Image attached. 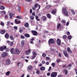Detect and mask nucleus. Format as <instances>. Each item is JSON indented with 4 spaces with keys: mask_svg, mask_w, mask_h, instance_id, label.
<instances>
[{
    "mask_svg": "<svg viewBox=\"0 0 77 77\" xmlns=\"http://www.w3.org/2000/svg\"><path fill=\"white\" fill-rule=\"evenodd\" d=\"M62 14L65 16H67V17H68L69 16V15H68V12L66 10V9L65 8H63L62 10Z\"/></svg>",
    "mask_w": 77,
    "mask_h": 77,
    "instance_id": "obj_1",
    "label": "nucleus"
},
{
    "mask_svg": "<svg viewBox=\"0 0 77 77\" xmlns=\"http://www.w3.org/2000/svg\"><path fill=\"white\" fill-rule=\"evenodd\" d=\"M55 43V42L53 38H50L49 39L48 41L49 44H54Z\"/></svg>",
    "mask_w": 77,
    "mask_h": 77,
    "instance_id": "obj_2",
    "label": "nucleus"
},
{
    "mask_svg": "<svg viewBox=\"0 0 77 77\" xmlns=\"http://www.w3.org/2000/svg\"><path fill=\"white\" fill-rule=\"evenodd\" d=\"M14 54H20V51H19L18 49L16 48L15 50Z\"/></svg>",
    "mask_w": 77,
    "mask_h": 77,
    "instance_id": "obj_3",
    "label": "nucleus"
},
{
    "mask_svg": "<svg viewBox=\"0 0 77 77\" xmlns=\"http://www.w3.org/2000/svg\"><path fill=\"white\" fill-rule=\"evenodd\" d=\"M57 73L56 72H53L51 75V77H56L57 76Z\"/></svg>",
    "mask_w": 77,
    "mask_h": 77,
    "instance_id": "obj_4",
    "label": "nucleus"
},
{
    "mask_svg": "<svg viewBox=\"0 0 77 77\" xmlns=\"http://www.w3.org/2000/svg\"><path fill=\"white\" fill-rule=\"evenodd\" d=\"M38 3H36L34 5V7H32V9L34 11H35V10H36V8H38Z\"/></svg>",
    "mask_w": 77,
    "mask_h": 77,
    "instance_id": "obj_5",
    "label": "nucleus"
},
{
    "mask_svg": "<svg viewBox=\"0 0 77 77\" xmlns=\"http://www.w3.org/2000/svg\"><path fill=\"white\" fill-rule=\"evenodd\" d=\"M32 35H34V36H37L38 35V32L36 31L32 30Z\"/></svg>",
    "mask_w": 77,
    "mask_h": 77,
    "instance_id": "obj_6",
    "label": "nucleus"
},
{
    "mask_svg": "<svg viewBox=\"0 0 77 77\" xmlns=\"http://www.w3.org/2000/svg\"><path fill=\"white\" fill-rule=\"evenodd\" d=\"M57 42L58 45H60V44H61V41H60V40L59 38L57 39Z\"/></svg>",
    "mask_w": 77,
    "mask_h": 77,
    "instance_id": "obj_7",
    "label": "nucleus"
},
{
    "mask_svg": "<svg viewBox=\"0 0 77 77\" xmlns=\"http://www.w3.org/2000/svg\"><path fill=\"white\" fill-rule=\"evenodd\" d=\"M31 52V49H29L28 51H25V53H26V55H28Z\"/></svg>",
    "mask_w": 77,
    "mask_h": 77,
    "instance_id": "obj_8",
    "label": "nucleus"
},
{
    "mask_svg": "<svg viewBox=\"0 0 77 77\" xmlns=\"http://www.w3.org/2000/svg\"><path fill=\"white\" fill-rule=\"evenodd\" d=\"M67 52H68V53H72V51L71 50L70 48L69 47H68L67 48Z\"/></svg>",
    "mask_w": 77,
    "mask_h": 77,
    "instance_id": "obj_9",
    "label": "nucleus"
},
{
    "mask_svg": "<svg viewBox=\"0 0 77 77\" xmlns=\"http://www.w3.org/2000/svg\"><path fill=\"white\" fill-rule=\"evenodd\" d=\"M14 23L16 24H19L20 23H21V21H17V19H16L14 20Z\"/></svg>",
    "mask_w": 77,
    "mask_h": 77,
    "instance_id": "obj_10",
    "label": "nucleus"
},
{
    "mask_svg": "<svg viewBox=\"0 0 77 77\" xmlns=\"http://www.w3.org/2000/svg\"><path fill=\"white\" fill-rule=\"evenodd\" d=\"M8 55V53L6 52H5L3 53L2 54V56L3 57H6V56Z\"/></svg>",
    "mask_w": 77,
    "mask_h": 77,
    "instance_id": "obj_11",
    "label": "nucleus"
},
{
    "mask_svg": "<svg viewBox=\"0 0 77 77\" xmlns=\"http://www.w3.org/2000/svg\"><path fill=\"white\" fill-rule=\"evenodd\" d=\"M46 19H47V18H46V17L44 16H43L41 18V20H42V21H45Z\"/></svg>",
    "mask_w": 77,
    "mask_h": 77,
    "instance_id": "obj_12",
    "label": "nucleus"
},
{
    "mask_svg": "<svg viewBox=\"0 0 77 77\" xmlns=\"http://www.w3.org/2000/svg\"><path fill=\"white\" fill-rule=\"evenodd\" d=\"M5 38L7 39H8L9 38V35L8 33H6L5 35Z\"/></svg>",
    "mask_w": 77,
    "mask_h": 77,
    "instance_id": "obj_13",
    "label": "nucleus"
},
{
    "mask_svg": "<svg viewBox=\"0 0 77 77\" xmlns=\"http://www.w3.org/2000/svg\"><path fill=\"white\" fill-rule=\"evenodd\" d=\"M10 52L11 53V54H14L15 53V51H14V49L13 48H12L11 49Z\"/></svg>",
    "mask_w": 77,
    "mask_h": 77,
    "instance_id": "obj_14",
    "label": "nucleus"
},
{
    "mask_svg": "<svg viewBox=\"0 0 77 77\" xmlns=\"http://www.w3.org/2000/svg\"><path fill=\"white\" fill-rule=\"evenodd\" d=\"M7 65H9L10 64V59H8L6 61Z\"/></svg>",
    "mask_w": 77,
    "mask_h": 77,
    "instance_id": "obj_15",
    "label": "nucleus"
},
{
    "mask_svg": "<svg viewBox=\"0 0 77 77\" xmlns=\"http://www.w3.org/2000/svg\"><path fill=\"white\" fill-rule=\"evenodd\" d=\"M24 36L26 37V38H29L30 36V35L27 33L25 34Z\"/></svg>",
    "mask_w": 77,
    "mask_h": 77,
    "instance_id": "obj_16",
    "label": "nucleus"
},
{
    "mask_svg": "<svg viewBox=\"0 0 77 77\" xmlns=\"http://www.w3.org/2000/svg\"><path fill=\"white\" fill-rule=\"evenodd\" d=\"M5 32H6V30H2L0 31V33L2 35H3V34H5Z\"/></svg>",
    "mask_w": 77,
    "mask_h": 77,
    "instance_id": "obj_17",
    "label": "nucleus"
},
{
    "mask_svg": "<svg viewBox=\"0 0 77 77\" xmlns=\"http://www.w3.org/2000/svg\"><path fill=\"white\" fill-rule=\"evenodd\" d=\"M61 29V25L60 23H59L57 26V29Z\"/></svg>",
    "mask_w": 77,
    "mask_h": 77,
    "instance_id": "obj_18",
    "label": "nucleus"
},
{
    "mask_svg": "<svg viewBox=\"0 0 77 77\" xmlns=\"http://www.w3.org/2000/svg\"><path fill=\"white\" fill-rule=\"evenodd\" d=\"M14 15V14H12L11 13H9V16H10V18L12 19V17H13Z\"/></svg>",
    "mask_w": 77,
    "mask_h": 77,
    "instance_id": "obj_19",
    "label": "nucleus"
},
{
    "mask_svg": "<svg viewBox=\"0 0 77 77\" xmlns=\"http://www.w3.org/2000/svg\"><path fill=\"white\" fill-rule=\"evenodd\" d=\"M21 45L22 47H24V41L23 40L21 42Z\"/></svg>",
    "mask_w": 77,
    "mask_h": 77,
    "instance_id": "obj_20",
    "label": "nucleus"
},
{
    "mask_svg": "<svg viewBox=\"0 0 77 77\" xmlns=\"http://www.w3.org/2000/svg\"><path fill=\"white\" fill-rule=\"evenodd\" d=\"M35 18L36 20H37L38 21H40V19L38 18L39 17H38L37 15L35 16Z\"/></svg>",
    "mask_w": 77,
    "mask_h": 77,
    "instance_id": "obj_21",
    "label": "nucleus"
},
{
    "mask_svg": "<svg viewBox=\"0 0 77 77\" xmlns=\"http://www.w3.org/2000/svg\"><path fill=\"white\" fill-rule=\"evenodd\" d=\"M40 69L41 71H44L45 69V67L42 66L40 68Z\"/></svg>",
    "mask_w": 77,
    "mask_h": 77,
    "instance_id": "obj_22",
    "label": "nucleus"
},
{
    "mask_svg": "<svg viewBox=\"0 0 77 77\" xmlns=\"http://www.w3.org/2000/svg\"><path fill=\"white\" fill-rule=\"evenodd\" d=\"M63 72H65V74L66 75H67L68 74V70H67V69H65L63 70Z\"/></svg>",
    "mask_w": 77,
    "mask_h": 77,
    "instance_id": "obj_23",
    "label": "nucleus"
},
{
    "mask_svg": "<svg viewBox=\"0 0 77 77\" xmlns=\"http://www.w3.org/2000/svg\"><path fill=\"white\" fill-rule=\"evenodd\" d=\"M17 11L18 12H20L21 11V7L20 6H18L17 7Z\"/></svg>",
    "mask_w": 77,
    "mask_h": 77,
    "instance_id": "obj_24",
    "label": "nucleus"
},
{
    "mask_svg": "<svg viewBox=\"0 0 77 77\" xmlns=\"http://www.w3.org/2000/svg\"><path fill=\"white\" fill-rule=\"evenodd\" d=\"M29 24L28 23H26L25 24V27H29Z\"/></svg>",
    "mask_w": 77,
    "mask_h": 77,
    "instance_id": "obj_25",
    "label": "nucleus"
},
{
    "mask_svg": "<svg viewBox=\"0 0 77 77\" xmlns=\"http://www.w3.org/2000/svg\"><path fill=\"white\" fill-rule=\"evenodd\" d=\"M5 7L3 6H1L0 7V9H1V10H4L5 9Z\"/></svg>",
    "mask_w": 77,
    "mask_h": 77,
    "instance_id": "obj_26",
    "label": "nucleus"
},
{
    "mask_svg": "<svg viewBox=\"0 0 77 77\" xmlns=\"http://www.w3.org/2000/svg\"><path fill=\"white\" fill-rule=\"evenodd\" d=\"M32 66H28V69H29V70H31V69H32Z\"/></svg>",
    "mask_w": 77,
    "mask_h": 77,
    "instance_id": "obj_27",
    "label": "nucleus"
},
{
    "mask_svg": "<svg viewBox=\"0 0 77 77\" xmlns=\"http://www.w3.org/2000/svg\"><path fill=\"white\" fill-rule=\"evenodd\" d=\"M32 53L33 54V55H35V56H36L37 55V54L36 52H35V51H33L32 52Z\"/></svg>",
    "mask_w": 77,
    "mask_h": 77,
    "instance_id": "obj_28",
    "label": "nucleus"
},
{
    "mask_svg": "<svg viewBox=\"0 0 77 77\" xmlns=\"http://www.w3.org/2000/svg\"><path fill=\"white\" fill-rule=\"evenodd\" d=\"M62 23L63 24V25L65 26V23H66V22H65V20H62Z\"/></svg>",
    "mask_w": 77,
    "mask_h": 77,
    "instance_id": "obj_29",
    "label": "nucleus"
},
{
    "mask_svg": "<svg viewBox=\"0 0 77 77\" xmlns=\"http://www.w3.org/2000/svg\"><path fill=\"white\" fill-rule=\"evenodd\" d=\"M47 17L48 18L50 19L51 18V15H50V14H47Z\"/></svg>",
    "mask_w": 77,
    "mask_h": 77,
    "instance_id": "obj_30",
    "label": "nucleus"
},
{
    "mask_svg": "<svg viewBox=\"0 0 77 77\" xmlns=\"http://www.w3.org/2000/svg\"><path fill=\"white\" fill-rule=\"evenodd\" d=\"M10 74V71H8L6 72V75H9Z\"/></svg>",
    "mask_w": 77,
    "mask_h": 77,
    "instance_id": "obj_31",
    "label": "nucleus"
},
{
    "mask_svg": "<svg viewBox=\"0 0 77 77\" xmlns=\"http://www.w3.org/2000/svg\"><path fill=\"white\" fill-rule=\"evenodd\" d=\"M4 50V48H3V47H0V51H3Z\"/></svg>",
    "mask_w": 77,
    "mask_h": 77,
    "instance_id": "obj_32",
    "label": "nucleus"
},
{
    "mask_svg": "<svg viewBox=\"0 0 77 77\" xmlns=\"http://www.w3.org/2000/svg\"><path fill=\"white\" fill-rule=\"evenodd\" d=\"M56 12L55 11H52L51 12V13L52 14H53V15H55L56 14Z\"/></svg>",
    "mask_w": 77,
    "mask_h": 77,
    "instance_id": "obj_33",
    "label": "nucleus"
},
{
    "mask_svg": "<svg viewBox=\"0 0 77 77\" xmlns=\"http://www.w3.org/2000/svg\"><path fill=\"white\" fill-rule=\"evenodd\" d=\"M30 19H31V20H34V17L31 16L30 17Z\"/></svg>",
    "mask_w": 77,
    "mask_h": 77,
    "instance_id": "obj_34",
    "label": "nucleus"
},
{
    "mask_svg": "<svg viewBox=\"0 0 77 77\" xmlns=\"http://www.w3.org/2000/svg\"><path fill=\"white\" fill-rule=\"evenodd\" d=\"M10 38L11 40H14V38L13 37V36H12V35H11L10 36Z\"/></svg>",
    "mask_w": 77,
    "mask_h": 77,
    "instance_id": "obj_35",
    "label": "nucleus"
},
{
    "mask_svg": "<svg viewBox=\"0 0 77 77\" xmlns=\"http://www.w3.org/2000/svg\"><path fill=\"white\" fill-rule=\"evenodd\" d=\"M46 56H47V55H46V54L45 53H43L42 54V57H46Z\"/></svg>",
    "mask_w": 77,
    "mask_h": 77,
    "instance_id": "obj_36",
    "label": "nucleus"
},
{
    "mask_svg": "<svg viewBox=\"0 0 77 77\" xmlns=\"http://www.w3.org/2000/svg\"><path fill=\"white\" fill-rule=\"evenodd\" d=\"M37 74H40V71L39 70H38L36 72Z\"/></svg>",
    "mask_w": 77,
    "mask_h": 77,
    "instance_id": "obj_37",
    "label": "nucleus"
},
{
    "mask_svg": "<svg viewBox=\"0 0 77 77\" xmlns=\"http://www.w3.org/2000/svg\"><path fill=\"white\" fill-rule=\"evenodd\" d=\"M67 37V36L66 35H64L63 36V39H65Z\"/></svg>",
    "mask_w": 77,
    "mask_h": 77,
    "instance_id": "obj_38",
    "label": "nucleus"
},
{
    "mask_svg": "<svg viewBox=\"0 0 77 77\" xmlns=\"http://www.w3.org/2000/svg\"><path fill=\"white\" fill-rule=\"evenodd\" d=\"M63 53L64 55L65 54H67V52L66 51H63Z\"/></svg>",
    "mask_w": 77,
    "mask_h": 77,
    "instance_id": "obj_39",
    "label": "nucleus"
},
{
    "mask_svg": "<svg viewBox=\"0 0 77 77\" xmlns=\"http://www.w3.org/2000/svg\"><path fill=\"white\" fill-rule=\"evenodd\" d=\"M50 50L51 51H55V49H54V48H51Z\"/></svg>",
    "mask_w": 77,
    "mask_h": 77,
    "instance_id": "obj_40",
    "label": "nucleus"
},
{
    "mask_svg": "<svg viewBox=\"0 0 77 77\" xmlns=\"http://www.w3.org/2000/svg\"><path fill=\"white\" fill-rule=\"evenodd\" d=\"M16 18H18V19H21V17L20 16H17L16 17Z\"/></svg>",
    "mask_w": 77,
    "mask_h": 77,
    "instance_id": "obj_41",
    "label": "nucleus"
},
{
    "mask_svg": "<svg viewBox=\"0 0 77 77\" xmlns=\"http://www.w3.org/2000/svg\"><path fill=\"white\" fill-rule=\"evenodd\" d=\"M45 59L46 60H48L50 59V57H46L45 58Z\"/></svg>",
    "mask_w": 77,
    "mask_h": 77,
    "instance_id": "obj_42",
    "label": "nucleus"
},
{
    "mask_svg": "<svg viewBox=\"0 0 77 77\" xmlns=\"http://www.w3.org/2000/svg\"><path fill=\"white\" fill-rule=\"evenodd\" d=\"M71 11L72 14H73V15H74L75 14V12L74 11V10H71Z\"/></svg>",
    "mask_w": 77,
    "mask_h": 77,
    "instance_id": "obj_43",
    "label": "nucleus"
},
{
    "mask_svg": "<svg viewBox=\"0 0 77 77\" xmlns=\"http://www.w3.org/2000/svg\"><path fill=\"white\" fill-rule=\"evenodd\" d=\"M71 38H72V37H71V35H69L68 37V38L69 39H71Z\"/></svg>",
    "mask_w": 77,
    "mask_h": 77,
    "instance_id": "obj_44",
    "label": "nucleus"
},
{
    "mask_svg": "<svg viewBox=\"0 0 77 77\" xmlns=\"http://www.w3.org/2000/svg\"><path fill=\"white\" fill-rule=\"evenodd\" d=\"M24 38H25V37L23 36L22 35H21L20 36V38L21 39H24Z\"/></svg>",
    "mask_w": 77,
    "mask_h": 77,
    "instance_id": "obj_45",
    "label": "nucleus"
},
{
    "mask_svg": "<svg viewBox=\"0 0 77 77\" xmlns=\"http://www.w3.org/2000/svg\"><path fill=\"white\" fill-rule=\"evenodd\" d=\"M52 65L53 67H54V66H55L56 65V63H52Z\"/></svg>",
    "mask_w": 77,
    "mask_h": 77,
    "instance_id": "obj_46",
    "label": "nucleus"
},
{
    "mask_svg": "<svg viewBox=\"0 0 77 77\" xmlns=\"http://www.w3.org/2000/svg\"><path fill=\"white\" fill-rule=\"evenodd\" d=\"M14 28L15 30H17L18 29V27L17 26H14Z\"/></svg>",
    "mask_w": 77,
    "mask_h": 77,
    "instance_id": "obj_47",
    "label": "nucleus"
},
{
    "mask_svg": "<svg viewBox=\"0 0 77 77\" xmlns=\"http://www.w3.org/2000/svg\"><path fill=\"white\" fill-rule=\"evenodd\" d=\"M35 57H36V55H33V56H32V59H35Z\"/></svg>",
    "mask_w": 77,
    "mask_h": 77,
    "instance_id": "obj_48",
    "label": "nucleus"
},
{
    "mask_svg": "<svg viewBox=\"0 0 77 77\" xmlns=\"http://www.w3.org/2000/svg\"><path fill=\"white\" fill-rule=\"evenodd\" d=\"M10 46H12L13 45V42H11L10 44Z\"/></svg>",
    "mask_w": 77,
    "mask_h": 77,
    "instance_id": "obj_49",
    "label": "nucleus"
},
{
    "mask_svg": "<svg viewBox=\"0 0 77 77\" xmlns=\"http://www.w3.org/2000/svg\"><path fill=\"white\" fill-rule=\"evenodd\" d=\"M64 55L66 57L68 58V54H65Z\"/></svg>",
    "mask_w": 77,
    "mask_h": 77,
    "instance_id": "obj_50",
    "label": "nucleus"
},
{
    "mask_svg": "<svg viewBox=\"0 0 77 77\" xmlns=\"http://www.w3.org/2000/svg\"><path fill=\"white\" fill-rule=\"evenodd\" d=\"M21 63L20 62H17V65L18 66H20V64Z\"/></svg>",
    "mask_w": 77,
    "mask_h": 77,
    "instance_id": "obj_51",
    "label": "nucleus"
},
{
    "mask_svg": "<svg viewBox=\"0 0 77 77\" xmlns=\"http://www.w3.org/2000/svg\"><path fill=\"white\" fill-rule=\"evenodd\" d=\"M32 16H34V17H35V13H34V12H33L32 13Z\"/></svg>",
    "mask_w": 77,
    "mask_h": 77,
    "instance_id": "obj_52",
    "label": "nucleus"
},
{
    "mask_svg": "<svg viewBox=\"0 0 77 77\" xmlns=\"http://www.w3.org/2000/svg\"><path fill=\"white\" fill-rule=\"evenodd\" d=\"M1 26H4V23H3V22H1Z\"/></svg>",
    "mask_w": 77,
    "mask_h": 77,
    "instance_id": "obj_53",
    "label": "nucleus"
},
{
    "mask_svg": "<svg viewBox=\"0 0 77 77\" xmlns=\"http://www.w3.org/2000/svg\"><path fill=\"white\" fill-rule=\"evenodd\" d=\"M60 60H61L60 59H59L57 60V63H58V62H60Z\"/></svg>",
    "mask_w": 77,
    "mask_h": 77,
    "instance_id": "obj_54",
    "label": "nucleus"
},
{
    "mask_svg": "<svg viewBox=\"0 0 77 77\" xmlns=\"http://www.w3.org/2000/svg\"><path fill=\"white\" fill-rule=\"evenodd\" d=\"M42 63H43V64H45V61L44 60H42Z\"/></svg>",
    "mask_w": 77,
    "mask_h": 77,
    "instance_id": "obj_55",
    "label": "nucleus"
},
{
    "mask_svg": "<svg viewBox=\"0 0 77 77\" xmlns=\"http://www.w3.org/2000/svg\"><path fill=\"white\" fill-rule=\"evenodd\" d=\"M9 23H10V22L9 21H8L7 22V26H9Z\"/></svg>",
    "mask_w": 77,
    "mask_h": 77,
    "instance_id": "obj_56",
    "label": "nucleus"
},
{
    "mask_svg": "<svg viewBox=\"0 0 77 77\" xmlns=\"http://www.w3.org/2000/svg\"><path fill=\"white\" fill-rule=\"evenodd\" d=\"M63 75H59L58 76V77H62Z\"/></svg>",
    "mask_w": 77,
    "mask_h": 77,
    "instance_id": "obj_57",
    "label": "nucleus"
},
{
    "mask_svg": "<svg viewBox=\"0 0 77 77\" xmlns=\"http://www.w3.org/2000/svg\"><path fill=\"white\" fill-rule=\"evenodd\" d=\"M47 75H48V76H50V72L48 73L47 74Z\"/></svg>",
    "mask_w": 77,
    "mask_h": 77,
    "instance_id": "obj_58",
    "label": "nucleus"
},
{
    "mask_svg": "<svg viewBox=\"0 0 77 77\" xmlns=\"http://www.w3.org/2000/svg\"><path fill=\"white\" fill-rule=\"evenodd\" d=\"M46 65H49V62H47L46 63Z\"/></svg>",
    "mask_w": 77,
    "mask_h": 77,
    "instance_id": "obj_59",
    "label": "nucleus"
},
{
    "mask_svg": "<svg viewBox=\"0 0 77 77\" xmlns=\"http://www.w3.org/2000/svg\"><path fill=\"white\" fill-rule=\"evenodd\" d=\"M48 8H51V5H48Z\"/></svg>",
    "mask_w": 77,
    "mask_h": 77,
    "instance_id": "obj_60",
    "label": "nucleus"
},
{
    "mask_svg": "<svg viewBox=\"0 0 77 77\" xmlns=\"http://www.w3.org/2000/svg\"><path fill=\"white\" fill-rule=\"evenodd\" d=\"M70 34V33L69 32H68L67 33V35H69Z\"/></svg>",
    "mask_w": 77,
    "mask_h": 77,
    "instance_id": "obj_61",
    "label": "nucleus"
},
{
    "mask_svg": "<svg viewBox=\"0 0 77 77\" xmlns=\"http://www.w3.org/2000/svg\"><path fill=\"white\" fill-rule=\"evenodd\" d=\"M29 11L30 14H32V10L30 9Z\"/></svg>",
    "mask_w": 77,
    "mask_h": 77,
    "instance_id": "obj_62",
    "label": "nucleus"
},
{
    "mask_svg": "<svg viewBox=\"0 0 77 77\" xmlns=\"http://www.w3.org/2000/svg\"><path fill=\"white\" fill-rule=\"evenodd\" d=\"M75 72H76V74L77 75V69H75Z\"/></svg>",
    "mask_w": 77,
    "mask_h": 77,
    "instance_id": "obj_63",
    "label": "nucleus"
},
{
    "mask_svg": "<svg viewBox=\"0 0 77 77\" xmlns=\"http://www.w3.org/2000/svg\"><path fill=\"white\" fill-rule=\"evenodd\" d=\"M2 13H3V14H6V11H2Z\"/></svg>",
    "mask_w": 77,
    "mask_h": 77,
    "instance_id": "obj_64",
    "label": "nucleus"
}]
</instances>
